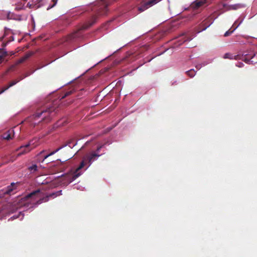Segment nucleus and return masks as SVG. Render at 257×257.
<instances>
[{"mask_svg":"<svg viewBox=\"0 0 257 257\" xmlns=\"http://www.w3.org/2000/svg\"><path fill=\"white\" fill-rule=\"evenodd\" d=\"M62 195V190L58 191L55 193H52L49 195H47L45 197L42 198L43 194L40 192L39 190L33 192L25 197H17V210L19 208H24V209H29L32 207V204H34L37 202V204H39L44 202L48 201V198H55L58 196ZM19 214H17V218L22 219L24 217V214L22 211H20Z\"/></svg>","mask_w":257,"mask_h":257,"instance_id":"1","label":"nucleus"},{"mask_svg":"<svg viewBox=\"0 0 257 257\" xmlns=\"http://www.w3.org/2000/svg\"><path fill=\"white\" fill-rule=\"evenodd\" d=\"M0 198H4L6 203L0 205V220L5 219L16 211V183L0 190Z\"/></svg>","mask_w":257,"mask_h":257,"instance_id":"2","label":"nucleus"},{"mask_svg":"<svg viewBox=\"0 0 257 257\" xmlns=\"http://www.w3.org/2000/svg\"><path fill=\"white\" fill-rule=\"evenodd\" d=\"M102 146L98 147L97 149V152H91L86 154L80 163L79 166L77 168V171H79L82 168H83L85 166H86L87 164L88 165L87 166L85 170H87L91 165V164L95 160H96L101 155L98 154L100 150L101 149Z\"/></svg>","mask_w":257,"mask_h":257,"instance_id":"3","label":"nucleus"},{"mask_svg":"<svg viewBox=\"0 0 257 257\" xmlns=\"http://www.w3.org/2000/svg\"><path fill=\"white\" fill-rule=\"evenodd\" d=\"M77 171V168L75 170H71L68 173L64 175L62 180V184L64 186L67 185L82 174L80 170Z\"/></svg>","mask_w":257,"mask_h":257,"instance_id":"4","label":"nucleus"},{"mask_svg":"<svg viewBox=\"0 0 257 257\" xmlns=\"http://www.w3.org/2000/svg\"><path fill=\"white\" fill-rule=\"evenodd\" d=\"M37 141V139L31 140L29 143L17 149V157L28 153L31 150L35 148L37 145L36 144Z\"/></svg>","mask_w":257,"mask_h":257,"instance_id":"5","label":"nucleus"},{"mask_svg":"<svg viewBox=\"0 0 257 257\" xmlns=\"http://www.w3.org/2000/svg\"><path fill=\"white\" fill-rule=\"evenodd\" d=\"M16 19V15L14 13H12L10 11L0 10V20H10Z\"/></svg>","mask_w":257,"mask_h":257,"instance_id":"6","label":"nucleus"},{"mask_svg":"<svg viewBox=\"0 0 257 257\" xmlns=\"http://www.w3.org/2000/svg\"><path fill=\"white\" fill-rule=\"evenodd\" d=\"M161 0H150L147 2H146L144 5H143L141 7L139 8V10L140 12H143L147 9H149L150 7L154 6L155 5L158 3Z\"/></svg>","mask_w":257,"mask_h":257,"instance_id":"7","label":"nucleus"},{"mask_svg":"<svg viewBox=\"0 0 257 257\" xmlns=\"http://www.w3.org/2000/svg\"><path fill=\"white\" fill-rule=\"evenodd\" d=\"M16 84V80H13L11 82H10L8 84H7L5 86H4L1 90H0V94L4 93L5 91L8 90L11 87L15 85Z\"/></svg>","mask_w":257,"mask_h":257,"instance_id":"8","label":"nucleus"},{"mask_svg":"<svg viewBox=\"0 0 257 257\" xmlns=\"http://www.w3.org/2000/svg\"><path fill=\"white\" fill-rule=\"evenodd\" d=\"M244 7L243 5L237 4L229 6L228 10H237Z\"/></svg>","mask_w":257,"mask_h":257,"instance_id":"9","label":"nucleus"},{"mask_svg":"<svg viewBox=\"0 0 257 257\" xmlns=\"http://www.w3.org/2000/svg\"><path fill=\"white\" fill-rule=\"evenodd\" d=\"M205 3V1L203 0H198L193 4V7L194 8H198L202 6Z\"/></svg>","mask_w":257,"mask_h":257,"instance_id":"10","label":"nucleus"},{"mask_svg":"<svg viewBox=\"0 0 257 257\" xmlns=\"http://www.w3.org/2000/svg\"><path fill=\"white\" fill-rule=\"evenodd\" d=\"M0 138L2 140H10L11 139V136L10 134L5 133L3 135H1Z\"/></svg>","mask_w":257,"mask_h":257,"instance_id":"11","label":"nucleus"},{"mask_svg":"<svg viewBox=\"0 0 257 257\" xmlns=\"http://www.w3.org/2000/svg\"><path fill=\"white\" fill-rule=\"evenodd\" d=\"M187 73L188 75H189L191 77H193L195 75V71L193 69H191L188 71H187Z\"/></svg>","mask_w":257,"mask_h":257,"instance_id":"12","label":"nucleus"},{"mask_svg":"<svg viewBox=\"0 0 257 257\" xmlns=\"http://www.w3.org/2000/svg\"><path fill=\"white\" fill-rule=\"evenodd\" d=\"M37 166L36 164H33L29 167V170L32 172H35L37 170Z\"/></svg>","mask_w":257,"mask_h":257,"instance_id":"13","label":"nucleus"},{"mask_svg":"<svg viewBox=\"0 0 257 257\" xmlns=\"http://www.w3.org/2000/svg\"><path fill=\"white\" fill-rule=\"evenodd\" d=\"M52 2H53V4L52 5H49L47 8V10H50V9L52 8L53 7H54L57 4V0H52Z\"/></svg>","mask_w":257,"mask_h":257,"instance_id":"14","label":"nucleus"},{"mask_svg":"<svg viewBox=\"0 0 257 257\" xmlns=\"http://www.w3.org/2000/svg\"><path fill=\"white\" fill-rule=\"evenodd\" d=\"M233 57L234 56L233 55H231L229 53H226L223 56V58H224V59H227V58L233 59Z\"/></svg>","mask_w":257,"mask_h":257,"instance_id":"15","label":"nucleus"},{"mask_svg":"<svg viewBox=\"0 0 257 257\" xmlns=\"http://www.w3.org/2000/svg\"><path fill=\"white\" fill-rule=\"evenodd\" d=\"M241 22L237 25L236 26L234 29L233 30H232L230 32H229V31H227L225 32V33L224 34V36H228L230 34H231V33H232L238 26L240 24Z\"/></svg>","mask_w":257,"mask_h":257,"instance_id":"16","label":"nucleus"},{"mask_svg":"<svg viewBox=\"0 0 257 257\" xmlns=\"http://www.w3.org/2000/svg\"><path fill=\"white\" fill-rule=\"evenodd\" d=\"M16 219V214H14L13 216H12L10 218L8 219V221L10 220H13Z\"/></svg>","mask_w":257,"mask_h":257,"instance_id":"17","label":"nucleus"},{"mask_svg":"<svg viewBox=\"0 0 257 257\" xmlns=\"http://www.w3.org/2000/svg\"><path fill=\"white\" fill-rule=\"evenodd\" d=\"M63 148V147H61L59 148H58L57 149H56V150H55L54 151H53L54 152H55V154L57 152H58L59 150H60L61 149H62Z\"/></svg>","mask_w":257,"mask_h":257,"instance_id":"18","label":"nucleus"},{"mask_svg":"<svg viewBox=\"0 0 257 257\" xmlns=\"http://www.w3.org/2000/svg\"><path fill=\"white\" fill-rule=\"evenodd\" d=\"M45 112H46V111H43L41 113H37L36 114V116L38 117H39L42 114V113H45Z\"/></svg>","mask_w":257,"mask_h":257,"instance_id":"19","label":"nucleus"},{"mask_svg":"<svg viewBox=\"0 0 257 257\" xmlns=\"http://www.w3.org/2000/svg\"><path fill=\"white\" fill-rule=\"evenodd\" d=\"M40 2L42 3L43 4L42 5H43L47 2V1L46 0H40Z\"/></svg>","mask_w":257,"mask_h":257,"instance_id":"20","label":"nucleus"},{"mask_svg":"<svg viewBox=\"0 0 257 257\" xmlns=\"http://www.w3.org/2000/svg\"><path fill=\"white\" fill-rule=\"evenodd\" d=\"M54 154H55V152H54L53 151L51 153H50V154H48V156H51L52 155H53Z\"/></svg>","mask_w":257,"mask_h":257,"instance_id":"21","label":"nucleus"},{"mask_svg":"<svg viewBox=\"0 0 257 257\" xmlns=\"http://www.w3.org/2000/svg\"><path fill=\"white\" fill-rule=\"evenodd\" d=\"M49 157H50L49 156H48V154L46 155L44 158V159L43 160V161H44L45 159H46L47 158H48Z\"/></svg>","mask_w":257,"mask_h":257,"instance_id":"22","label":"nucleus"},{"mask_svg":"<svg viewBox=\"0 0 257 257\" xmlns=\"http://www.w3.org/2000/svg\"><path fill=\"white\" fill-rule=\"evenodd\" d=\"M3 59V56L0 55V62H1L2 61Z\"/></svg>","mask_w":257,"mask_h":257,"instance_id":"23","label":"nucleus"},{"mask_svg":"<svg viewBox=\"0 0 257 257\" xmlns=\"http://www.w3.org/2000/svg\"><path fill=\"white\" fill-rule=\"evenodd\" d=\"M11 38H12V40H10L9 42H10L11 41H14V36H12Z\"/></svg>","mask_w":257,"mask_h":257,"instance_id":"24","label":"nucleus"},{"mask_svg":"<svg viewBox=\"0 0 257 257\" xmlns=\"http://www.w3.org/2000/svg\"><path fill=\"white\" fill-rule=\"evenodd\" d=\"M17 10L22 9L23 7H19V6L17 5Z\"/></svg>","mask_w":257,"mask_h":257,"instance_id":"25","label":"nucleus"},{"mask_svg":"<svg viewBox=\"0 0 257 257\" xmlns=\"http://www.w3.org/2000/svg\"><path fill=\"white\" fill-rule=\"evenodd\" d=\"M76 144H77V143H76L75 144H74V145L72 146V147H71V146H70V147L71 148H73V147H74L75 146H76Z\"/></svg>","mask_w":257,"mask_h":257,"instance_id":"26","label":"nucleus"},{"mask_svg":"<svg viewBox=\"0 0 257 257\" xmlns=\"http://www.w3.org/2000/svg\"><path fill=\"white\" fill-rule=\"evenodd\" d=\"M10 71H11V69L9 70V71L8 72V75L9 74V73H10Z\"/></svg>","mask_w":257,"mask_h":257,"instance_id":"27","label":"nucleus"},{"mask_svg":"<svg viewBox=\"0 0 257 257\" xmlns=\"http://www.w3.org/2000/svg\"><path fill=\"white\" fill-rule=\"evenodd\" d=\"M6 29H7V28H5V30H6ZM8 30H9V31H11V30L9 29H8Z\"/></svg>","mask_w":257,"mask_h":257,"instance_id":"28","label":"nucleus"},{"mask_svg":"<svg viewBox=\"0 0 257 257\" xmlns=\"http://www.w3.org/2000/svg\"><path fill=\"white\" fill-rule=\"evenodd\" d=\"M3 39V38H0V41H1Z\"/></svg>","mask_w":257,"mask_h":257,"instance_id":"29","label":"nucleus"}]
</instances>
